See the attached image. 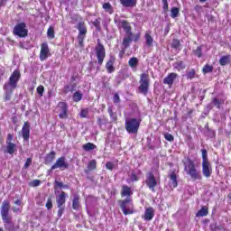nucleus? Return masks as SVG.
<instances>
[{
  "mask_svg": "<svg viewBox=\"0 0 231 231\" xmlns=\"http://www.w3.org/2000/svg\"><path fill=\"white\" fill-rule=\"evenodd\" d=\"M173 48H180V40H173Z\"/></svg>",
  "mask_w": 231,
  "mask_h": 231,
  "instance_id": "052dcab7",
  "label": "nucleus"
},
{
  "mask_svg": "<svg viewBox=\"0 0 231 231\" xmlns=\"http://www.w3.org/2000/svg\"><path fill=\"white\" fill-rule=\"evenodd\" d=\"M173 68L178 69V71H181V69H185V63L183 61H177L173 64Z\"/></svg>",
  "mask_w": 231,
  "mask_h": 231,
  "instance_id": "f704fd0d",
  "label": "nucleus"
},
{
  "mask_svg": "<svg viewBox=\"0 0 231 231\" xmlns=\"http://www.w3.org/2000/svg\"><path fill=\"white\" fill-rule=\"evenodd\" d=\"M223 103H224L223 99H219L217 97H214L212 100V104L215 106V107H217V109L221 107V105H223Z\"/></svg>",
  "mask_w": 231,
  "mask_h": 231,
  "instance_id": "e433bc0d",
  "label": "nucleus"
},
{
  "mask_svg": "<svg viewBox=\"0 0 231 231\" xmlns=\"http://www.w3.org/2000/svg\"><path fill=\"white\" fill-rule=\"evenodd\" d=\"M228 62H230V56L229 55L222 56L219 60L220 66H226V64H228Z\"/></svg>",
  "mask_w": 231,
  "mask_h": 231,
  "instance_id": "2f4dec72",
  "label": "nucleus"
},
{
  "mask_svg": "<svg viewBox=\"0 0 231 231\" xmlns=\"http://www.w3.org/2000/svg\"><path fill=\"white\" fill-rule=\"evenodd\" d=\"M57 107L60 118L66 120L68 118V104L66 102H59Z\"/></svg>",
  "mask_w": 231,
  "mask_h": 231,
  "instance_id": "f8f14e48",
  "label": "nucleus"
},
{
  "mask_svg": "<svg viewBox=\"0 0 231 231\" xmlns=\"http://www.w3.org/2000/svg\"><path fill=\"white\" fill-rule=\"evenodd\" d=\"M57 153H55V152L51 151L50 153H47L45 158H44V162L46 164L48 163H51V162H53V160H55V156Z\"/></svg>",
  "mask_w": 231,
  "mask_h": 231,
  "instance_id": "a878e982",
  "label": "nucleus"
},
{
  "mask_svg": "<svg viewBox=\"0 0 231 231\" xmlns=\"http://www.w3.org/2000/svg\"><path fill=\"white\" fill-rule=\"evenodd\" d=\"M50 57V47L48 43H42L40 51V60H46Z\"/></svg>",
  "mask_w": 231,
  "mask_h": 231,
  "instance_id": "4468645a",
  "label": "nucleus"
},
{
  "mask_svg": "<svg viewBox=\"0 0 231 231\" xmlns=\"http://www.w3.org/2000/svg\"><path fill=\"white\" fill-rule=\"evenodd\" d=\"M119 207L125 216L134 214V204H133V199L127 198L118 201Z\"/></svg>",
  "mask_w": 231,
  "mask_h": 231,
  "instance_id": "39448f33",
  "label": "nucleus"
},
{
  "mask_svg": "<svg viewBox=\"0 0 231 231\" xmlns=\"http://www.w3.org/2000/svg\"><path fill=\"white\" fill-rule=\"evenodd\" d=\"M128 66H130L131 69L136 71V68H138V58L132 57L128 61Z\"/></svg>",
  "mask_w": 231,
  "mask_h": 231,
  "instance_id": "b1692460",
  "label": "nucleus"
},
{
  "mask_svg": "<svg viewBox=\"0 0 231 231\" xmlns=\"http://www.w3.org/2000/svg\"><path fill=\"white\" fill-rule=\"evenodd\" d=\"M93 26H95L96 30H97V32H100V19H96L93 23H92Z\"/></svg>",
  "mask_w": 231,
  "mask_h": 231,
  "instance_id": "a18cd8bd",
  "label": "nucleus"
},
{
  "mask_svg": "<svg viewBox=\"0 0 231 231\" xmlns=\"http://www.w3.org/2000/svg\"><path fill=\"white\" fill-rule=\"evenodd\" d=\"M202 174L205 178H210L212 176V165L210 162H202Z\"/></svg>",
  "mask_w": 231,
  "mask_h": 231,
  "instance_id": "2eb2a0df",
  "label": "nucleus"
},
{
  "mask_svg": "<svg viewBox=\"0 0 231 231\" xmlns=\"http://www.w3.org/2000/svg\"><path fill=\"white\" fill-rule=\"evenodd\" d=\"M47 37H49V39H55V30H53V27L48 29Z\"/></svg>",
  "mask_w": 231,
  "mask_h": 231,
  "instance_id": "ea45409f",
  "label": "nucleus"
},
{
  "mask_svg": "<svg viewBox=\"0 0 231 231\" xmlns=\"http://www.w3.org/2000/svg\"><path fill=\"white\" fill-rule=\"evenodd\" d=\"M180 15V8L178 7H171V19H176Z\"/></svg>",
  "mask_w": 231,
  "mask_h": 231,
  "instance_id": "473e14b6",
  "label": "nucleus"
},
{
  "mask_svg": "<svg viewBox=\"0 0 231 231\" xmlns=\"http://www.w3.org/2000/svg\"><path fill=\"white\" fill-rule=\"evenodd\" d=\"M22 135L25 142L30 140V123L25 122L22 128Z\"/></svg>",
  "mask_w": 231,
  "mask_h": 231,
  "instance_id": "dca6fc26",
  "label": "nucleus"
},
{
  "mask_svg": "<svg viewBox=\"0 0 231 231\" xmlns=\"http://www.w3.org/2000/svg\"><path fill=\"white\" fill-rule=\"evenodd\" d=\"M187 79H189V80H192V79H196V70H194V69H192L190 71H189L186 74Z\"/></svg>",
  "mask_w": 231,
  "mask_h": 231,
  "instance_id": "a19ab883",
  "label": "nucleus"
},
{
  "mask_svg": "<svg viewBox=\"0 0 231 231\" xmlns=\"http://www.w3.org/2000/svg\"><path fill=\"white\" fill-rule=\"evenodd\" d=\"M82 149L83 151L89 152V151H95V149H97V145H95L93 143H87L83 144Z\"/></svg>",
  "mask_w": 231,
  "mask_h": 231,
  "instance_id": "bb28decb",
  "label": "nucleus"
},
{
  "mask_svg": "<svg viewBox=\"0 0 231 231\" xmlns=\"http://www.w3.org/2000/svg\"><path fill=\"white\" fill-rule=\"evenodd\" d=\"M106 169H107V171H113L115 169V163L112 162H107L106 163Z\"/></svg>",
  "mask_w": 231,
  "mask_h": 231,
  "instance_id": "09e8293b",
  "label": "nucleus"
},
{
  "mask_svg": "<svg viewBox=\"0 0 231 231\" xmlns=\"http://www.w3.org/2000/svg\"><path fill=\"white\" fill-rule=\"evenodd\" d=\"M17 151V144L12 143V142H6V147L4 150V152L7 154H14Z\"/></svg>",
  "mask_w": 231,
  "mask_h": 231,
  "instance_id": "a211bd4d",
  "label": "nucleus"
},
{
  "mask_svg": "<svg viewBox=\"0 0 231 231\" xmlns=\"http://www.w3.org/2000/svg\"><path fill=\"white\" fill-rule=\"evenodd\" d=\"M88 171H95V169H97V161L91 160L88 162Z\"/></svg>",
  "mask_w": 231,
  "mask_h": 231,
  "instance_id": "58836bf2",
  "label": "nucleus"
},
{
  "mask_svg": "<svg viewBox=\"0 0 231 231\" xmlns=\"http://www.w3.org/2000/svg\"><path fill=\"white\" fill-rule=\"evenodd\" d=\"M108 113L110 115V117L112 118L113 122H116V116L113 114V110L111 108L108 109Z\"/></svg>",
  "mask_w": 231,
  "mask_h": 231,
  "instance_id": "4d7b16f0",
  "label": "nucleus"
},
{
  "mask_svg": "<svg viewBox=\"0 0 231 231\" xmlns=\"http://www.w3.org/2000/svg\"><path fill=\"white\" fill-rule=\"evenodd\" d=\"M126 181L130 183L131 181H138V176H136V173L132 172L130 174V179H127Z\"/></svg>",
  "mask_w": 231,
  "mask_h": 231,
  "instance_id": "37998d69",
  "label": "nucleus"
},
{
  "mask_svg": "<svg viewBox=\"0 0 231 231\" xmlns=\"http://www.w3.org/2000/svg\"><path fill=\"white\" fill-rule=\"evenodd\" d=\"M177 78L178 74L171 72L163 79V84H167V86H172V84H174V80H176Z\"/></svg>",
  "mask_w": 231,
  "mask_h": 231,
  "instance_id": "6ab92c4d",
  "label": "nucleus"
},
{
  "mask_svg": "<svg viewBox=\"0 0 231 231\" xmlns=\"http://www.w3.org/2000/svg\"><path fill=\"white\" fill-rule=\"evenodd\" d=\"M97 124L98 125H106V124H107V119H106V117H98Z\"/></svg>",
  "mask_w": 231,
  "mask_h": 231,
  "instance_id": "49530a36",
  "label": "nucleus"
},
{
  "mask_svg": "<svg viewBox=\"0 0 231 231\" xmlns=\"http://www.w3.org/2000/svg\"><path fill=\"white\" fill-rule=\"evenodd\" d=\"M212 71H214V67L208 64H206L202 69V73H204V75H207V73H212Z\"/></svg>",
  "mask_w": 231,
  "mask_h": 231,
  "instance_id": "4c0bfd02",
  "label": "nucleus"
},
{
  "mask_svg": "<svg viewBox=\"0 0 231 231\" xmlns=\"http://www.w3.org/2000/svg\"><path fill=\"white\" fill-rule=\"evenodd\" d=\"M164 138L168 142H174V136L172 134H164Z\"/></svg>",
  "mask_w": 231,
  "mask_h": 231,
  "instance_id": "3c124183",
  "label": "nucleus"
},
{
  "mask_svg": "<svg viewBox=\"0 0 231 231\" xmlns=\"http://www.w3.org/2000/svg\"><path fill=\"white\" fill-rule=\"evenodd\" d=\"M80 116L86 118L88 116V110H81Z\"/></svg>",
  "mask_w": 231,
  "mask_h": 231,
  "instance_id": "680f3d73",
  "label": "nucleus"
},
{
  "mask_svg": "<svg viewBox=\"0 0 231 231\" xmlns=\"http://www.w3.org/2000/svg\"><path fill=\"white\" fill-rule=\"evenodd\" d=\"M162 1L163 5V11L167 12V10H169V3L167 2V0H162Z\"/></svg>",
  "mask_w": 231,
  "mask_h": 231,
  "instance_id": "6e6d98bb",
  "label": "nucleus"
},
{
  "mask_svg": "<svg viewBox=\"0 0 231 231\" xmlns=\"http://www.w3.org/2000/svg\"><path fill=\"white\" fill-rule=\"evenodd\" d=\"M66 198H68V194L66 192L62 191L56 199V203L58 205V208L62 207L66 203Z\"/></svg>",
  "mask_w": 231,
  "mask_h": 231,
  "instance_id": "412c9836",
  "label": "nucleus"
},
{
  "mask_svg": "<svg viewBox=\"0 0 231 231\" xmlns=\"http://www.w3.org/2000/svg\"><path fill=\"white\" fill-rule=\"evenodd\" d=\"M141 123H142V120L137 118H131V117L125 118V125L126 132L129 134H138V129H140Z\"/></svg>",
  "mask_w": 231,
  "mask_h": 231,
  "instance_id": "20e7f679",
  "label": "nucleus"
},
{
  "mask_svg": "<svg viewBox=\"0 0 231 231\" xmlns=\"http://www.w3.org/2000/svg\"><path fill=\"white\" fill-rule=\"evenodd\" d=\"M82 93L80 91H76L73 96L72 98L74 100V102H80V100H82Z\"/></svg>",
  "mask_w": 231,
  "mask_h": 231,
  "instance_id": "72a5a7b5",
  "label": "nucleus"
},
{
  "mask_svg": "<svg viewBox=\"0 0 231 231\" xmlns=\"http://www.w3.org/2000/svg\"><path fill=\"white\" fill-rule=\"evenodd\" d=\"M202 152V163L208 162V154L205 149L201 150Z\"/></svg>",
  "mask_w": 231,
  "mask_h": 231,
  "instance_id": "79ce46f5",
  "label": "nucleus"
},
{
  "mask_svg": "<svg viewBox=\"0 0 231 231\" xmlns=\"http://www.w3.org/2000/svg\"><path fill=\"white\" fill-rule=\"evenodd\" d=\"M107 73H113L115 71V58H110L106 64Z\"/></svg>",
  "mask_w": 231,
  "mask_h": 231,
  "instance_id": "5701e85b",
  "label": "nucleus"
},
{
  "mask_svg": "<svg viewBox=\"0 0 231 231\" xmlns=\"http://www.w3.org/2000/svg\"><path fill=\"white\" fill-rule=\"evenodd\" d=\"M53 207V203L51 202V199H48L47 203H46V208L50 210Z\"/></svg>",
  "mask_w": 231,
  "mask_h": 231,
  "instance_id": "864d4df0",
  "label": "nucleus"
},
{
  "mask_svg": "<svg viewBox=\"0 0 231 231\" xmlns=\"http://www.w3.org/2000/svg\"><path fill=\"white\" fill-rule=\"evenodd\" d=\"M114 102L115 104H118V102H120V96L118 94L114 95Z\"/></svg>",
  "mask_w": 231,
  "mask_h": 231,
  "instance_id": "bf43d9fd",
  "label": "nucleus"
},
{
  "mask_svg": "<svg viewBox=\"0 0 231 231\" xmlns=\"http://www.w3.org/2000/svg\"><path fill=\"white\" fill-rule=\"evenodd\" d=\"M131 196H133V189H131V187L127 185H123L121 190V197L126 198L127 199V198H131Z\"/></svg>",
  "mask_w": 231,
  "mask_h": 231,
  "instance_id": "f3484780",
  "label": "nucleus"
},
{
  "mask_svg": "<svg viewBox=\"0 0 231 231\" xmlns=\"http://www.w3.org/2000/svg\"><path fill=\"white\" fill-rule=\"evenodd\" d=\"M144 39H145V44L148 48L152 47V43L154 42V39H152V36H151V34H149L148 32L145 33L144 35Z\"/></svg>",
  "mask_w": 231,
  "mask_h": 231,
  "instance_id": "cd10ccee",
  "label": "nucleus"
},
{
  "mask_svg": "<svg viewBox=\"0 0 231 231\" xmlns=\"http://www.w3.org/2000/svg\"><path fill=\"white\" fill-rule=\"evenodd\" d=\"M19 80H21V71H19V69H15L9 77L8 81L5 82L4 85L6 101L12 98V93H14V90L17 88V84H19Z\"/></svg>",
  "mask_w": 231,
  "mask_h": 231,
  "instance_id": "f257e3e1",
  "label": "nucleus"
},
{
  "mask_svg": "<svg viewBox=\"0 0 231 231\" xmlns=\"http://www.w3.org/2000/svg\"><path fill=\"white\" fill-rule=\"evenodd\" d=\"M38 95H40V97H42L44 95V87L43 86H39L36 89Z\"/></svg>",
  "mask_w": 231,
  "mask_h": 231,
  "instance_id": "8fccbe9b",
  "label": "nucleus"
},
{
  "mask_svg": "<svg viewBox=\"0 0 231 231\" xmlns=\"http://www.w3.org/2000/svg\"><path fill=\"white\" fill-rule=\"evenodd\" d=\"M114 23L116 24L118 30H123L125 35H133V31L131 30V23L125 20L120 19L117 14L114 18Z\"/></svg>",
  "mask_w": 231,
  "mask_h": 231,
  "instance_id": "423d86ee",
  "label": "nucleus"
},
{
  "mask_svg": "<svg viewBox=\"0 0 231 231\" xmlns=\"http://www.w3.org/2000/svg\"><path fill=\"white\" fill-rule=\"evenodd\" d=\"M13 212H15L16 214L17 213H21V208H13Z\"/></svg>",
  "mask_w": 231,
  "mask_h": 231,
  "instance_id": "69168bd1",
  "label": "nucleus"
},
{
  "mask_svg": "<svg viewBox=\"0 0 231 231\" xmlns=\"http://www.w3.org/2000/svg\"><path fill=\"white\" fill-rule=\"evenodd\" d=\"M79 196H75L72 201V208H74V210H79L80 204L79 203Z\"/></svg>",
  "mask_w": 231,
  "mask_h": 231,
  "instance_id": "c9c22d12",
  "label": "nucleus"
},
{
  "mask_svg": "<svg viewBox=\"0 0 231 231\" xmlns=\"http://www.w3.org/2000/svg\"><path fill=\"white\" fill-rule=\"evenodd\" d=\"M131 37H133V35L125 34V37L123 38L122 46L124 50H127V48L131 46V42H133Z\"/></svg>",
  "mask_w": 231,
  "mask_h": 231,
  "instance_id": "4be33fe9",
  "label": "nucleus"
},
{
  "mask_svg": "<svg viewBox=\"0 0 231 231\" xmlns=\"http://www.w3.org/2000/svg\"><path fill=\"white\" fill-rule=\"evenodd\" d=\"M31 187H39L41 185L40 180H34L32 182H30Z\"/></svg>",
  "mask_w": 231,
  "mask_h": 231,
  "instance_id": "603ef678",
  "label": "nucleus"
},
{
  "mask_svg": "<svg viewBox=\"0 0 231 231\" xmlns=\"http://www.w3.org/2000/svg\"><path fill=\"white\" fill-rule=\"evenodd\" d=\"M32 165V158H28L23 165L24 169H28Z\"/></svg>",
  "mask_w": 231,
  "mask_h": 231,
  "instance_id": "13d9d810",
  "label": "nucleus"
},
{
  "mask_svg": "<svg viewBox=\"0 0 231 231\" xmlns=\"http://www.w3.org/2000/svg\"><path fill=\"white\" fill-rule=\"evenodd\" d=\"M77 29L79 30L78 41L79 42V46H82V44H84V39H86V33H88V29L84 23H79Z\"/></svg>",
  "mask_w": 231,
  "mask_h": 231,
  "instance_id": "9b49d317",
  "label": "nucleus"
},
{
  "mask_svg": "<svg viewBox=\"0 0 231 231\" xmlns=\"http://www.w3.org/2000/svg\"><path fill=\"white\" fill-rule=\"evenodd\" d=\"M170 186L172 189H176V187H178V178L174 172L170 174Z\"/></svg>",
  "mask_w": 231,
  "mask_h": 231,
  "instance_id": "393cba45",
  "label": "nucleus"
},
{
  "mask_svg": "<svg viewBox=\"0 0 231 231\" xmlns=\"http://www.w3.org/2000/svg\"><path fill=\"white\" fill-rule=\"evenodd\" d=\"M58 217H62V215L64 214V207L60 206V208H58Z\"/></svg>",
  "mask_w": 231,
  "mask_h": 231,
  "instance_id": "5fc2aeb1",
  "label": "nucleus"
},
{
  "mask_svg": "<svg viewBox=\"0 0 231 231\" xmlns=\"http://www.w3.org/2000/svg\"><path fill=\"white\" fill-rule=\"evenodd\" d=\"M68 167H69V164L66 162V157L61 156L58 158L56 162L51 167L49 172H51V171H55V169H60V171H65V169H68Z\"/></svg>",
  "mask_w": 231,
  "mask_h": 231,
  "instance_id": "9d476101",
  "label": "nucleus"
},
{
  "mask_svg": "<svg viewBox=\"0 0 231 231\" xmlns=\"http://www.w3.org/2000/svg\"><path fill=\"white\" fill-rule=\"evenodd\" d=\"M95 50L97 59V64L99 66H102V64L104 63V59H106V48H104V45L98 42Z\"/></svg>",
  "mask_w": 231,
  "mask_h": 231,
  "instance_id": "1a4fd4ad",
  "label": "nucleus"
},
{
  "mask_svg": "<svg viewBox=\"0 0 231 231\" xmlns=\"http://www.w3.org/2000/svg\"><path fill=\"white\" fill-rule=\"evenodd\" d=\"M140 37H141L140 32H137V33H135V34H133V32H132L131 39H132V41H134V42L140 41Z\"/></svg>",
  "mask_w": 231,
  "mask_h": 231,
  "instance_id": "de8ad7c7",
  "label": "nucleus"
},
{
  "mask_svg": "<svg viewBox=\"0 0 231 231\" xmlns=\"http://www.w3.org/2000/svg\"><path fill=\"white\" fill-rule=\"evenodd\" d=\"M55 184L57 185V187H60V188L63 187V184L60 181H56Z\"/></svg>",
  "mask_w": 231,
  "mask_h": 231,
  "instance_id": "338daca9",
  "label": "nucleus"
},
{
  "mask_svg": "<svg viewBox=\"0 0 231 231\" xmlns=\"http://www.w3.org/2000/svg\"><path fill=\"white\" fill-rule=\"evenodd\" d=\"M120 2L125 7L136 6V0H120Z\"/></svg>",
  "mask_w": 231,
  "mask_h": 231,
  "instance_id": "c85d7f7f",
  "label": "nucleus"
},
{
  "mask_svg": "<svg viewBox=\"0 0 231 231\" xmlns=\"http://www.w3.org/2000/svg\"><path fill=\"white\" fill-rule=\"evenodd\" d=\"M205 216H208V209L205 207L196 213L197 217H205Z\"/></svg>",
  "mask_w": 231,
  "mask_h": 231,
  "instance_id": "7c9ffc66",
  "label": "nucleus"
},
{
  "mask_svg": "<svg viewBox=\"0 0 231 231\" xmlns=\"http://www.w3.org/2000/svg\"><path fill=\"white\" fill-rule=\"evenodd\" d=\"M14 204L18 207H21V199H17L16 201H14Z\"/></svg>",
  "mask_w": 231,
  "mask_h": 231,
  "instance_id": "774afa93",
  "label": "nucleus"
},
{
  "mask_svg": "<svg viewBox=\"0 0 231 231\" xmlns=\"http://www.w3.org/2000/svg\"><path fill=\"white\" fill-rule=\"evenodd\" d=\"M12 140H14V135H12V134H9L7 135V141L6 142H12Z\"/></svg>",
  "mask_w": 231,
  "mask_h": 231,
  "instance_id": "0e129e2a",
  "label": "nucleus"
},
{
  "mask_svg": "<svg viewBox=\"0 0 231 231\" xmlns=\"http://www.w3.org/2000/svg\"><path fill=\"white\" fill-rule=\"evenodd\" d=\"M193 53L197 57L201 58L203 55L201 46H199L195 51H193Z\"/></svg>",
  "mask_w": 231,
  "mask_h": 231,
  "instance_id": "c03bdc74",
  "label": "nucleus"
},
{
  "mask_svg": "<svg viewBox=\"0 0 231 231\" xmlns=\"http://www.w3.org/2000/svg\"><path fill=\"white\" fill-rule=\"evenodd\" d=\"M103 9L105 10V12H106V14H114L115 13V9L113 8V5H111L110 3H105L103 5Z\"/></svg>",
  "mask_w": 231,
  "mask_h": 231,
  "instance_id": "c756f323",
  "label": "nucleus"
},
{
  "mask_svg": "<svg viewBox=\"0 0 231 231\" xmlns=\"http://www.w3.org/2000/svg\"><path fill=\"white\" fill-rule=\"evenodd\" d=\"M184 171L188 176H190L191 180L194 181L201 180V172L196 169V163L191 159H187L183 162Z\"/></svg>",
  "mask_w": 231,
  "mask_h": 231,
  "instance_id": "f03ea898",
  "label": "nucleus"
},
{
  "mask_svg": "<svg viewBox=\"0 0 231 231\" xmlns=\"http://www.w3.org/2000/svg\"><path fill=\"white\" fill-rule=\"evenodd\" d=\"M139 91L140 93H143V95H146L149 91V74L143 73L140 76V81H139Z\"/></svg>",
  "mask_w": 231,
  "mask_h": 231,
  "instance_id": "0eeeda50",
  "label": "nucleus"
},
{
  "mask_svg": "<svg viewBox=\"0 0 231 231\" xmlns=\"http://www.w3.org/2000/svg\"><path fill=\"white\" fill-rule=\"evenodd\" d=\"M146 185L152 192H154V187L158 185V182L156 181V178L154 177V174L152 172H149L146 175Z\"/></svg>",
  "mask_w": 231,
  "mask_h": 231,
  "instance_id": "ddd939ff",
  "label": "nucleus"
},
{
  "mask_svg": "<svg viewBox=\"0 0 231 231\" xmlns=\"http://www.w3.org/2000/svg\"><path fill=\"white\" fill-rule=\"evenodd\" d=\"M125 54V49L122 48V51L119 52V59H123Z\"/></svg>",
  "mask_w": 231,
  "mask_h": 231,
  "instance_id": "e2e57ef3",
  "label": "nucleus"
},
{
  "mask_svg": "<svg viewBox=\"0 0 231 231\" xmlns=\"http://www.w3.org/2000/svg\"><path fill=\"white\" fill-rule=\"evenodd\" d=\"M14 35H17V37L24 38L28 36V29H26V23H17L13 31Z\"/></svg>",
  "mask_w": 231,
  "mask_h": 231,
  "instance_id": "6e6552de",
  "label": "nucleus"
},
{
  "mask_svg": "<svg viewBox=\"0 0 231 231\" xmlns=\"http://www.w3.org/2000/svg\"><path fill=\"white\" fill-rule=\"evenodd\" d=\"M10 211V201L5 200L1 207V216L2 219L5 223V228L7 230H11L12 228V218L8 216V212Z\"/></svg>",
  "mask_w": 231,
  "mask_h": 231,
  "instance_id": "7ed1b4c3",
  "label": "nucleus"
},
{
  "mask_svg": "<svg viewBox=\"0 0 231 231\" xmlns=\"http://www.w3.org/2000/svg\"><path fill=\"white\" fill-rule=\"evenodd\" d=\"M144 221H152L154 217V208H147L144 211V216L143 217Z\"/></svg>",
  "mask_w": 231,
  "mask_h": 231,
  "instance_id": "aec40b11",
  "label": "nucleus"
}]
</instances>
